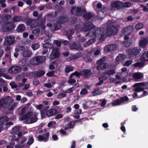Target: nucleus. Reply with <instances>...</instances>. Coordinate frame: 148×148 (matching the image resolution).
<instances>
[{
	"label": "nucleus",
	"mask_w": 148,
	"mask_h": 148,
	"mask_svg": "<svg viewBox=\"0 0 148 148\" xmlns=\"http://www.w3.org/2000/svg\"><path fill=\"white\" fill-rule=\"evenodd\" d=\"M32 112H29L23 116L21 119V121L26 120L28 124L34 123L36 122L37 120V117L36 115H33Z\"/></svg>",
	"instance_id": "nucleus-1"
},
{
	"label": "nucleus",
	"mask_w": 148,
	"mask_h": 148,
	"mask_svg": "<svg viewBox=\"0 0 148 148\" xmlns=\"http://www.w3.org/2000/svg\"><path fill=\"white\" fill-rule=\"evenodd\" d=\"M71 13L77 16H81L83 13L86 12L85 9L82 6L77 7L74 6L71 10Z\"/></svg>",
	"instance_id": "nucleus-2"
},
{
	"label": "nucleus",
	"mask_w": 148,
	"mask_h": 148,
	"mask_svg": "<svg viewBox=\"0 0 148 148\" xmlns=\"http://www.w3.org/2000/svg\"><path fill=\"white\" fill-rule=\"evenodd\" d=\"M12 98L10 96H7L6 99L2 98L0 99V107L6 108L9 106L13 102Z\"/></svg>",
	"instance_id": "nucleus-3"
},
{
	"label": "nucleus",
	"mask_w": 148,
	"mask_h": 148,
	"mask_svg": "<svg viewBox=\"0 0 148 148\" xmlns=\"http://www.w3.org/2000/svg\"><path fill=\"white\" fill-rule=\"evenodd\" d=\"M118 32L117 28L114 25H111L106 29V34L108 36H110L116 34Z\"/></svg>",
	"instance_id": "nucleus-4"
},
{
	"label": "nucleus",
	"mask_w": 148,
	"mask_h": 148,
	"mask_svg": "<svg viewBox=\"0 0 148 148\" xmlns=\"http://www.w3.org/2000/svg\"><path fill=\"white\" fill-rule=\"evenodd\" d=\"M60 55L59 49L58 47H54L52 49L49 56L51 60H53L58 58Z\"/></svg>",
	"instance_id": "nucleus-5"
},
{
	"label": "nucleus",
	"mask_w": 148,
	"mask_h": 148,
	"mask_svg": "<svg viewBox=\"0 0 148 148\" xmlns=\"http://www.w3.org/2000/svg\"><path fill=\"white\" fill-rule=\"evenodd\" d=\"M104 59L101 58L97 61V63L98 64L96 68L97 70H103L107 68L108 64L104 62Z\"/></svg>",
	"instance_id": "nucleus-6"
},
{
	"label": "nucleus",
	"mask_w": 148,
	"mask_h": 148,
	"mask_svg": "<svg viewBox=\"0 0 148 148\" xmlns=\"http://www.w3.org/2000/svg\"><path fill=\"white\" fill-rule=\"evenodd\" d=\"M95 27L92 22H88L85 23L83 25V27L81 29V31L84 32L88 31L91 32V30Z\"/></svg>",
	"instance_id": "nucleus-7"
},
{
	"label": "nucleus",
	"mask_w": 148,
	"mask_h": 148,
	"mask_svg": "<svg viewBox=\"0 0 148 148\" xmlns=\"http://www.w3.org/2000/svg\"><path fill=\"white\" fill-rule=\"evenodd\" d=\"M15 37L13 36H7L5 39L4 43L6 45H11L14 44Z\"/></svg>",
	"instance_id": "nucleus-8"
},
{
	"label": "nucleus",
	"mask_w": 148,
	"mask_h": 148,
	"mask_svg": "<svg viewBox=\"0 0 148 148\" xmlns=\"http://www.w3.org/2000/svg\"><path fill=\"white\" fill-rule=\"evenodd\" d=\"M27 62V60L25 58H23L20 61V64L24 71H27L28 70V67L29 66V63Z\"/></svg>",
	"instance_id": "nucleus-9"
},
{
	"label": "nucleus",
	"mask_w": 148,
	"mask_h": 148,
	"mask_svg": "<svg viewBox=\"0 0 148 148\" xmlns=\"http://www.w3.org/2000/svg\"><path fill=\"white\" fill-rule=\"evenodd\" d=\"M21 70V66H14L10 68L8 70V72L11 74H17L20 72Z\"/></svg>",
	"instance_id": "nucleus-10"
},
{
	"label": "nucleus",
	"mask_w": 148,
	"mask_h": 148,
	"mask_svg": "<svg viewBox=\"0 0 148 148\" xmlns=\"http://www.w3.org/2000/svg\"><path fill=\"white\" fill-rule=\"evenodd\" d=\"M123 5V2L119 1H116L112 3L111 6L112 8H116L118 10L122 8Z\"/></svg>",
	"instance_id": "nucleus-11"
},
{
	"label": "nucleus",
	"mask_w": 148,
	"mask_h": 148,
	"mask_svg": "<svg viewBox=\"0 0 148 148\" xmlns=\"http://www.w3.org/2000/svg\"><path fill=\"white\" fill-rule=\"evenodd\" d=\"M91 32L92 36H95V37H98L100 34L101 29L99 28H95L91 30Z\"/></svg>",
	"instance_id": "nucleus-12"
},
{
	"label": "nucleus",
	"mask_w": 148,
	"mask_h": 148,
	"mask_svg": "<svg viewBox=\"0 0 148 148\" xmlns=\"http://www.w3.org/2000/svg\"><path fill=\"white\" fill-rule=\"evenodd\" d=\"M49 132H47L43 134L42 135L38 136V139L40 141H44V142H45L46 141H44V140H47L49 138Z\"/></svg>",
	"instance_id": "nucleus-13"
},
{
	"label": "nucleus",
	"mask_w": 148,
	"mask_h": 148,
	"mask_svg": "<svg viewBox=\"0 0 148 148\" xmlns=\"http://www.w3.org/2000/svg\"><path fill=\"white\" fill-rule=\"evenodd\" d=\"M23 20V17L21 16H17L13 17L11 21L13 23L22 21Z\"/></svg>",
	"instance_id": "nucleus-14"
},
{
	"label": "nucleus",
	"mask_w": 148,
	"mask_h": 148,
	"mask_svg": "<svg viewBox=\"0 0 148 148\" xmlns=\"http://www.w3.org/2000/svg\"><path fill=\"white\" fill-rule=\"evenodd\" d=\"M81 73L82 76H84L85 78H86L91 75V69H86L82 71Z\"/></svg>",
	"instance_id": "nucleus-15"
},
{
	"label": "nucleus",
	"mask_w": 148,
	"mask_h": 148,
	"mask_svg": "<svg viewBox=\"0 0 148 148\" xmlns=\"http://www.w3.org/2000/svg\"><path fill=\"white\" fill-rule=\"evenodd\" d=\"M80 47V45L79 43H77L73 42L69 45V47L71 49H79Z\"/></svg>",
	"instance_id": "nucleus-16"
},
{
	"label": "nucleus",
	"mask_w": 148,
	"mask_h": 148,
	"mask_svg": "<svg viewBox=\"0 0 148 148\" xmlns=\"http://www.w3.org/2000/svg\"><path fill=\"white\" fill-rule=\"evenodd\" d=\"M140 49L138 47H135L131 49V52L132 55L136 56L139 54L140 51Z\"/></svg>",
	"instance_id": "nucleus-17"
},
{
	"label": "nucleus",
	"mask_w": 148,
	"mask_h": 148,
	"mask_svg": "<svg viewBox=\"0 0 148 148\" xmlns=\"http://www.w3.org/2000/svg\"><path fill=\"white\" fill-rule=\"evenodd\" d=\"M57 112V111L56 109H50L46 112V114L48 116H50L55 115Z\"/></svg>",
	"instance_id": "nucleus-18"
},
{
	"label": "nucleus",
	"mask_w": 148,
	"mask_h": 148,
	"mask_svg": "<svg viewBox=\"0 0 148 148\" xmlns=\"http://www.w3.org/2000/svg\"><path fill=\"white\" fill-rule=\"evenodd\" d=\"M82 16L85 20H88L90 19L92 17L93 15L90 12L87 13L84 12Z\"/></svg>",
	"instance_id": "nucleus-19"
},
{
	"label": "nucleus",
	"mask_w": 148,
	"mask_h": 148,
	"mask_svg": "<svg viewBox=\"0 0 148 148\" xmlns=\"http://www.w3.org/2000/svg\"><path fill=\"white\" fill-rule=\"evenodd\" d=\"M116 45L115 44L109 45L105 48V50L107 52H109L114 50L116 48Z\"/></svg>",
	"instance_id": "nucleus-20"
},
{
	"label": "nucleus",
	"mask_w": 148,
	"mask_h": 148,
	"mask_svg": "<svg viewBox=\"0 0 148 148\" xmlns=\"http://www.w3.org/2000/svg\"><path fill=\"white\" fill-rule=\"evenodd\" d=\"M68 20V18L64 16H61L59 17L57 21L60 24L65 23Z\"/></svg>",
	"instance_id": "nucleus-21"
},
{
	"label": "nucleus",
	"mask_w": 148,
	"mask_h": 148,
	"mask_svg": "<svg viewBox=\"0 0 148 148\" xmlns=\"http://www.w3.org/2000/svg\"><path fill=\"white\" fill-rule=\"evenodd\" d=\"M36 60L37 61L38 64H39L43 63L46 60V57L45 56H36Z\"/></svg>",
	"instance_id": "nucleus-22"
},
{
	"label": "nucleus",
	"mask_w": 148,
	"mask_h": 148,
	"mask_svg": "<svg viewBox=\"0 0 148 148\" xmlns=\"http://www.w3.org/2000/svg\"><path fill=\"white\" fill-rule=\"evenodd\" d=\"M9 120L8 118L6 116H3L1 117L0 116V125H3Z\"/></svg>",
	"instance_id": "nucleus-23"
},
{
	"label": "nucleus",
	"mask_w": 148,
	"mask_h": 148,
	"mask_svg": "<svg viewBox=\"0 0 148 148\" xmlns=\"http://www.w3.org/2000/svg\"><path fill=\"white\" fill-rule=\"evenodd\" d=\"M32 54V52L30 50L26 49L22 52L23 56L25 57H29Z\"/></svg>",
	"instance_id": "nucleus-24"
},
{
	"label": "nucleus",
	"mask_w": 148,
	"mask_h": 148,
	"mask_svg": "<svg viewBox=\"0 0 148 148\" xmlns=\"http://www.w3.org/2000/svg\"><path fill=\"white\" fill-rule=\"evenodd\" d=\"M140 60L142 62H144L148 61V51L142 54L140 57Z\"/></svg>",
	"instance_id": "nucleus-25"
},
{
	"label": "nucleus",
	"mask_w": 148,
	"mask_h": 148,
	"mask_svg": "<svg viewBox=\"0 0 148 148\" xmlns=\"http://www.w3.org/2000/svg\"><path fill=\"white\" fill-rule=\"evenodd\" d=\"M74 33V29H69L66 32V34L67 36V38L69 40H70L72 39V36Z\"/></svg>",
	"instance_id": "nucleus-26"
},
{
	"label": "nucleus",
	"mask_w": 148,
	"mask_h": 148,
	"mask_svg": "<svg viewBox=\"0 0 148 148\" xmlns=\"http://www.w3.org/2000/svg\"><path fill=\"white\" fill-rule=\"evenodd\" d=\"M148 43V40L147 39L144 38L141 40L140 42L139 45L140 47L144 48L146 46Z\"/></svg>",
	"instance_id": "nucleus-27"
},
{
	"label": "nucleus",
	"mask_w": 148,
	"mask_h": 148,
	"mask_svg": "<svg viewBox=\"0 0 148 148\" xmlns=\"http://www.w3.org/2000/svg\"><path fill=\"white\" fill-rule=\"evenodd\" d=\"M133 28L132 26H129L126 28H124L123 30V33L127 32L128 34H130L132 32Z\"/></svg>",
	"instance_id": "nucleus-28"
},
{
	"label": "nucleus",
	"mask_w": 148,
	"mask_h": 148,
	"mask_svg": "<svg viewBox=\"0 0 148 148\" xmlns=\"http://www.w3.org/2000/svg\"><path fill=\"white\" fill-rule=\"evenodd\" d=\"M133 77L135 79H142L143 77V74L140 73L136 72L134 73Z\"/></svg>",
	"instance_id": "nucleus-29"
},
{
	"label": "nucleus",
	"mask_w": 148,
	"mask_h": 148,
	"mask_svg": "<svg viewBox=\"0 0 148 148\" xmlns=\"http://www.w3.org/2000/svg\"><path fill=\"white\" fill-rule=\"evenodd\" d=\"M126 58V55L124 54H120L118 55L116 58V61L118 62L122 61Z\"/></svg>",
	"instance_id": "nucleus-30"
},
{
	"label": "nucleus",
	"mask_w": 148,
	"mask_h": 148,
	"mask_svg": "<svg viewBox=\"0 0 148 148\" xmlns=\"http://www.w3.org/2000/svg\"><path fill=\"white\" fill-rule=\"evenodd\" d=\"M45 73L44 71L40 70L36 71L34 73L35 76L37 78H40L44 75Z\"/></svg>",
	"instance_id": "nucleus-31"
},
{
	"label": "nucleus",
	"mask_w": 148,
	"mask_h": 148,
	"mask_svg": "<svg viewBox=\"0 0 148 148\" xmlns=\"http://www.w3.org/2000/svg\"><path fill=\"white\" fill-rule=\"evenodd\" d=\"M33 20L29 18L28 17H23V20L22 22H25L27 25H29L32 22Z\"/></svg>",
	"instance_id": "nucleus-32"
},
{
	"label": "nucleus",
	"mask_w": 148,
	"mask_h": 148,
	"mask_svg": "<svg viewBox=\"0 0 148 148\" xmlns=\"http://www.w3.org/2000/svg\"><path fill=\"white\" fill-rule=\"evenodd\" d=\"M61 24L57 22V23L54 24L52 26V30H56L59 29L62 27Z\"/></svg>",
	"instance_id": "nucleus-33"
},
{
	"label": "nucleus",
	"mask_w": 148,
	"mask_h": 148,
	"mask_svg": "<svg viewBox=\"0 0 148 148\" xmlns=\"http://www.w3.org/2000/svg\"><path fill=\"white\" fill-rule=\"evenodd\" d=\"M25 26L23 24H20L16 29L17 32H22L25 30Z\"/></svg>",
	"instance_id": "nucleus-34"
},
{
	"label": "nucleus",
	"mask_w": 148,
	"mask_h": 148,
	"mask_svg": "<svg viewBox=\"0 0 148 148\" xmlns=\"http://www.w3.org/2000/svg\"><path fill=\"white\" fill-rule=\"evenodd\" d=\"M74 68L71 65H66L64 69V71L66 73H68L69 72L73 71V70Z\"/></svg>",
	"instance_id": "nucleus-35"
},
{
	"label": "nucleus",
	"mask_w": 148,
	"mask_h": 148,
	"mask_svg": "<svg viewBox=\"0 0 148 148\" xmlns=\"http://www.w3.org/2000/svg\"><path fill=\"white\" fill-rule=\"evenodd\" d=\"M74 124L75 123L74 121H71L68 123L67 125H65L64 129L67 130L73 127Z\"/></svg>",
	"instance_id": "nucleus-36"
},
{
	"label": "nucleus",
	"mask_w": 148,
	"mask_h": 148,
	"mask_svg": "<svg viewBox=\"0 0 148 148\" xmlns=\"http://www.w3.org/2000/svg\"><path fill=\"white\" fill-rule=\"evenodd\" d=\"M115 73L116 71L114 69H112L105 71L103 73V74L104 75H111L114 74Z\"/></svg>",
	"instance_id": "nucleus-37"
},
{
	"label": "nucleus",
	"mask_w": 148,
	"mask_h": 148,
	"mask_svg": "<svg viewBox=\"0 0 148 148\" xmlns=\"http://www.w3.org/2000/svg\"><path fill=\"white\" fill-rule=\"evenodd\" d=\"M15 27V25L14 23L9 21V23H8V29H6V31H8L14 28Z\"/></svg>",
	"instance_id": "nucleus-38"
},
{
	"label": "nucleus",
	"mask_w": 148,
	"mask_h": 148,
	"mask_svg": "<svg viewBox=\"0 0 148 148\" xmlns=\"http://www.w3.org/2000/svg\"><path fill=\"white\" fill-rule=\"evenodd\" d=\"M53 46V45L49 42H46L43 45V48L45 49H51Z\"/></svg>",
	"instance_id": "nucleus-39"
},
{
	"label": "nucleus",
	"mask_w": 148,
	"mask_h": 148,
	"mask_svg": "<svg viewBox=\"0 0 148 148\" xmlns=\"http://www.w3.org/2000/svg\"><path fill=\"white\" fill-rule=\"evenodd\" d=\"M9 23V21L5 22L3 23V25L2 27V30L3 32H8V31H6V29H8V24Z\"/></svg>",
	"instance_id": "nucleus-40"
},
{
	"label": "nucleus",
	"mask_w": 148,
	"mask_h": 148,
	"mask_svg": "<svg viewBox=\"0 0 148 148\" xmlns=\"http://www.w3.org/2000/svg\"><path fill=\"white\" fill-rule=\"evenodd\" d=\"M40 32L39 28H36L32 31V33L35 36H39Z\"/></svg>",
	"instance_id": "nucleus-41"
},
{
	"label": "nucleus",
	"mask_w": 148,
	"mask_h": 148,
	"mask_svg": "<svg viewBox=\"0 0 148 148\" xmlns=\"http://www.w3.org/2000/svg\"><path fill=\"white\" fill-rule=\"evenodd\" d=\"M143 27V23H137L135 27V28L137 30L142 29Z\"/></svg>",
	"instance_id": "nucleus-42"
},
{
	"label": "nucleus",
	"mask_w": 148,
	"mask_h": 148,
	"mask_svg": "<svg viewBox=\"0 0 148 148\" xmlns=\"http://www.w3.org/2000/svg\"><path fill=\"white\" fill-rule=\"evenodd\" d=\"M132 43V40H127L124 42V45L125 47H128L130 46Z\"/></svg>",
	"instance_id": "nucleus-43"
},
{
	"label": "nucleus",
	"mask_w": 148,
	"mask_h": 148,
	"mask_svg": "<svg viewBox=\"0 0 148 148\" xmlns=\"http://www.w3.org/2000/svg\"><path fill=\"white\" fill-rule=\"evenodd\" d=\"M36 60V57L34 58H32L30 60V62L31 64L33 65H38V64L37 63V61Z\"/></svg>",
	"instance_id": "nucleus-44"
},
{
	"label": "nucleus",
	"mask_w": 148,
	"mask_h": 148,
	"mask_svg": "<svg viewBox=\"0 0 148 148\" xmlns=\"http://www.w3.org/2000/svg\"><path fill=\"white\" fill-rule=\"evenodd\" d=\"M144 65V63L143 62H137L133 64L134 67H140L143 66Z\"/></svg>",
	"instance_id": "nucleus-45"
},
{
	"label": "nucleus",
	"mask_w": 148,
	"mask_h": 148,
	"mask_svg": "<svg viewBox=\"0 0 148 148\" xmlns=\"http://www.w3.org/2000/svg\"><path fill=\"white\" fill-rule=\"evenodd\" d=\"M119 99L120 100L121 103L127 102L129 100V98L127 96H125L124 97H121Z\"/></svg>",
	"instance_id": "nucleus-46"
},
{
	"label": "nucleus",
	"mask_w": 148,
	"mask_h": 148,
	"mask_svg": "<svg viewBox=\"0 0 148 148\" xmlns=\"http://www.w3.org/2000/svg\"><path fill=\"white\" fill-rule=\"evenodd\" d=\"M34 138L32 136L29 137L28 140L27 142V144L28 145H31L34 142Z\"/></svg>",
	"instance_id": "nucleus-47"
},
{
	"label": "nucleus",
	"mask_w": 148,
	"mask_h": 148,
	"mask_svg": "<svg viewBox=\"0 0 148 148\" xmlns=\"http://www.w3.org/2000/svg\"><path fill=\"white\" fill-rule=\"evenodd\" d=\"M83 54L82 52H79L75 53L74 55L75 59L81 58L83 55Z\"/></svg>",
	"instance_id": "nucleus-48"
},
{
	"label": "nucleus",
	"mask_w": 148,
	"mask_h": 148,
	"mask_svg": "<svg viewBox=\"0 0 148 148\" xmlns=\"http://www.w3.org/2000/svg\"><path fill=\"white\" fill-rule=\"evenodd\" d=\"M55 71H52L50 72H49L46 73V76L48 77H53L55 76V75H54Z\"/></svg>",
	"instance_id": "nucleus-49"
},
{
	"label": "nucleus",
	"mask_w": 148,
	"mask_h": 148,
	"mask_svg": "<svg viewBox=\"0 0 148 148\" xmlns=\"http://www.w3.org/2000/svg\"><path fill=\"white\" fill-rule=\"evenodd\" d=\"M88 92L87 90L85 88H84L82 89L80 92V94L81 95H85L87 94Z\"/></svg>",
	"instance_id": "nucleus-50"
},
{
	"label": "nucleus",
	"mask_w": 148,
	"mask_h": 148,
	"mask_svg": "<svg viewBox=\"0 0 148 148\" xmlns=\"http://www.w3.org/2000/svg\"><path fill=\"white\" fill-rule=\"evenodd\" d=\"M66 95L65 92H61L58 94V98L59 99H61L65 97Z\"/></svg>",
	"instance_id": "nucleus-51"
},
{
	"label": "nucleus",
	"mask_w": 148,
	"mask_h": 148,
	"mask_svg": "<svg viewBox=\"0 0 148 148\" xmlns=\"http://www.w3.org/2000/svg\"><path fill=\"white\" fill-rule=\"evenodd\" d=\"M132 5L131 3L130 2H126L124 4L123 3V5L122 6V8L124 7L125 8H129Z\"/></svg>",
	"instance_id": "nucleus-52"
},
{
	"label": "nucleus",
	"mask_w": 148,
	"mask_h": 148,
	"mask_svg": "<svg viewBox=\"0 0 148 148\" xmlns=\"http://www.w3.org/2000/svg\"><path fill=\"white\" fill-rule=\"evenodd\" d=\"M121 104L120 100L119 99H118L114 101L112 103V104L114 106L119 105Z\"/></svg>",
	"instance_id": "nucleus-53"
},
{
	"label": "nucleus",
	"mask_w": 148,
	"mask_h": 148,
	"mask_svg": "<svg viewBox=\"0 0 148 148\" xmlns=\"http://www.w3.org/2000/svg\"><path fill=\"white\" fill-rule=\"evenodd\" d=\"M21 128V127L19 125H18L17 126H16L13 127L12 128V130L14 131V133L15 134H16L17 132L20 130V128Z\"/></svg>",
	"instance_id": "nucleus-54"
},
{
	"label": "nucleus",
	"mask_w": 148,
	"mask_h": 148,
	"mask_svg": "<svg viewBox=\"0 0 148 148\" xmlns=\"http://www.w3.org/2000/svg\"><path fill=\"white\" fill-rule=\"evenodd\" d=\"M17 104H18L16 102L14 103L9 108V110L10 111L13 110L15 109L17 105Z\"/></svg>",
	"instance_id": "nucleus-55"
},
{
	"label": "nucleus",
	"mask_w": 148,
	"mask_h": 148,
	"mask_svg": "<svg viewBox=\"0 0 148 148\" xmlns=\"http://www.w3.org/2000/svg\"><path fill=\"white\" fill-rule=\"evenodd\" d=\"M40 45L38 43H35L32 46V48L34 50H36L39 47Z\"/></svg>",
	"instance_id": "nucleus-56"
},
{
	"label": "nucleus",
	"mask_w": 148,
	"mask_h": 148,
	"mask_svg": "<svg viewBox=\"0 0 148 148\" xmlns=\"http://www.w3.org/2000/svg\"><path fill=\"white\" fill-rule=\"evenodd\" d=\"M53 43L54 44H55L58 47H60L61 46V41L60 42L57 40H54L53 41Z\"/></svg>",
	"instance_id": "nucleus-57"
},
{
	"label": "nucleus",
	"mask_w": 148,
	"mask_h": 148,
	"mask_svg": "<svg viewBox=\"0 0 148 148\" xmlns=\"http://www.w3.org/2000/svg\"><path fill=\"white\" fill-rule=\"evenodd\" d=\"M98 79L99 81V83L95 84V86H98L99 85H100L102 84L103 82V79H102L100 77Z\"/></svg>",
	"instance_id": "nucleus-58"
},
{
	"label": "nucleus",
	"mask_w": 148,
	"mask_h": 148,
	"mask_svg": "<svg viewBox=\"0 0 148 148\" xmlns=\"http://www.w3.org/2000/svg\"><path fill=\"white\" fill-rule=\"evenodd\" d=\"M70 20L71 23L73 24H74L77 21V18L74 17H72L70 18Z\"/></svg>",
	"instance_id": "nucleus-59"
},
{
	"label": "nucleus",
	"mask_w": 148,
	"mask_h": 148,
	"mask_svg": "<svg viewBox=\"0 0 148 148\" xmlns=\"http://www.w3.org/2000/svg\"><path fill=\"white\" fill-rule=\"evenodd\" d=\"M99 90V88H97L94 89V90L92 92V93L93 94V96H97L100 95V94L97 92Z\"/></svg>",
	"instance_id": "nucleus-60"
},
{
	"label": "nucleus",
	"mask_w": 148,
	"mask_h": 148,
	"mask_svg": "<svg viewBox=\"0 0 148 148\" xmlns=\"http://www.w3.org/2000/svg\"><path fill=\"white\" fill-rule=\"evenodd\" d=\"M10 85L11 87V88L13 89L14 88H16L17 86V85H16L15 82H12L10 84Z\"/></svg>",
	"instance_id": "nucleus-61"
},
{
	"label": "nucleus",
	"mask_w": 148,
	"mask_h": 148,
	"mask_svg": "<svg viewBox=\"0 0 148 148\" xmlns=\"http://www.w3.org/2000/svg\"><path fill=\"white\" fill-rule=\"evenodd\" d=\"M132 62V61L131 60H127L125 62L124 66H129L131 64Z\"/></svg>",
	"instance_id": "nucleus-62"
},
{
	"label": "nucleus",
	"mask_w": 148,
	"mask_h": 148,
	"mask_svg": "<svg viewBox=\"0 0 148 148\" xmlns=\"http://www.w3.org/2000/svg\"><path fill=\"white\" fill-rule=\"evenodd\" d=\"M144 88L141 87H138L134 89V91L136 92H139L143 91L144 90Z\"/></svg>",
	"instance_id": "nucleus-63"
},
{
	"label": "nucleus",
	"mask_w": 148,
	"mask_h": 148,
	"mask_svg": "<svg viewBox=\"0 0 148 148\" xmlns=\"http://www.w3.org/2000/svg\"><path fill=\"white\" fill-rule=\"evenodd\" d=\"M145 84L144 82L138 83L135 84H134V87H139L142 86H144Z\"/></svg>",
	"instance_id": "nucleus-64"
}]
</instances>
